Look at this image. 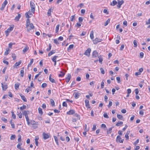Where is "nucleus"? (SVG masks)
Listing matches in <instances>:
<instances>
[{
    "instance_id": "nucleus-1",
    "label": "nucleus",
    "mask_w": 150,
    "mask_h": 150,
    "mask_svg": "<svg viewBox=\"0 0 150 150\" xmlns=\"http://www.w3.org/2000/svg\"><path fill=\"white\" fill-rule=\"evenodd\" d=\"M26 28L28 31H29L30 30L33 29L34 28L33 24L32 23H30V19H27L26 21Z\"/></svg>"
},
{
    "instance_id": "nucleus-2",
    "label": "nucleus",
    "mask_w": 150,
    "mask_h": 150,
    "mask_svg": "<svg viewBox=\"0 0 150 150\" xmlns=\"http://www.w3.org/2000/svg\"><path fill=\"white\" fill-rule=\"evenodd\" d=\"M30 5L31 8V12L34 13L35 12V6L34 2L32 1H30Z\"/></svg>"
},
{
    "instance_id": "nucleus-3",
    "label": "nucleus",
    "mask_w": 150,
    "mask_h": 150,
    "mask_svg": "<svg viewBox=\"0 0 150 150\" xmlns=\"http://www.w3.org/2000/svg\"><path fill=\"white\" fill-rule=\"evenodd\" d=\"M7 3H8L7 1V0H5L4 1V2L3 3V4H2L1 7L0 8L1 10H3L4 9L6 5L7 4Z\"/></svg>"
},
{
    "instance_id": "nucleus-4",
    "label": "nucleus",
    "mask_w": 150,
    "mask_h": 150,
    "mask_svg": "<svg viewBox=\"0 0 150 150\" xmlns=\"http://www.w3.org/2000/svg\"><path fill=\"white\" fill-rule=\"evenodd\" d=\"M91 51V50L90 48H88L85 52L84 54L89 57L90 55V53Z\"/></svg>"
},
{
    "instance_id": "nucleus-5",
    "label": "nucleus",
    "mask_w": 150,
    "mask_h": 150,
    "mask_svg": "<svg viewBox=\"0 0 150 150\" xmlns=\"http://www.w3.org/2000/svg\"><path fill=\"white\" fill-rule=\"evenodd\" d=\"M42 135L43 136V138L44 139H46L48 138L50 136V134H46L44 132L43 133Z\"/></svg>"
},
{
    "instance_id": "nucleus-6",
    "label": "nucleus",
    "mask_w": 150,
    "mask_h": 150,
    "mask_svg": "<svg viewBox=\"0 0 150 150\" xmlns=\"http://www.w3.org/2000/svg\"><path fill=\"white\" fill-rule=\"evenodd\" d=\"M118 1V4L117 5V7L118 8H120L121 6L124 3V1L123 0H121L120 1L119 0H117Z\"/></svg>"
},
{
    "instance_id": "nucleus-7",
    "label": "nucleus",
    "mask_w": 150,
    "mask_h": 150,
    "mask_svg": "<svg viewBox=\"0 0 150 150\" xmlns=\"http://www.w3.org/2000/svg\"><path fill=\"white\" fill-rule=\"evenodd\" d=\"M98 53L96 51H94L92 54V57L93 58L96 57H98Z\"/></svg>"
},
{
    "instance_id": "nucleus-8",
    "label": "nucleus",
    "mask_w": 150,
    "mask_h": 150,
    "mask_svg": "<svg viewBox=\"0 0 150 150\" xmlns=\"http://www.w3.org/2000/svg\"><path fill=\"white\" fill-rule=\"evenodd\" d=\"M116 141L117 142L122 143L123 142L124 139H121V138L119 136H118L117 137Z\"/></svg>"
},
{
    "instance_id": "nucleus-9",
    "label": "nucleus",
    "mask_w": 150,
    "mask_h": 150,
    "mask_svg": "<svg viewBox=\"0 0 150 150\" xmlns=\"http://www.w3.org/2000/svg\"><path fill=\"white\" fill-rule=\"evenodd\" d=\"M102 40V39H100L97 38H96L95 39V40L93 41V43L94 44H96L98 42H101Z\"/></svg>"
},
{
    "instance_id": "nucleus-10",
    "label": "nucleus",
    "mask_w": 150,
    "mask_h": 150,
    "mask_svg": "<svg viewBox=\"0 0 150 150\" xmlns=\"http://www.w3.org/2000/svg\"><path fill=\"white\" fill-rule=\"evenodd\" d=\"M81 95V94L80 93L78 92H75L74 93L73 95L76 99H77L79 97V96Z\"/></svg>"
},
{
    "instance_id": "nucleus-11",
    "label": "nucleus",
    "mask_w": 150,
    "mask_h": 150,
    "mask_svg": "<svg viewBox=\"0 0 150 150\" xmlns=\"http://www.w3.org/2000/svg\"><path fill=\"white\" fill-rule=\"evenodd\" d=\"M71 77V75L69 74H67V77L66 79V81L68 83Z\"/></svg>"
},
{
    "instance_id": "nucleus-12",
    "label": "nucleus",
    "mask_w": 150,
    "mask_h": 150,
    "mask_svg": "<svg viewBox=\"0 0 150 150\" xmlns=\"http://www.w3.org/2000/svg\"><path fill=\"white\" fill-rule=\"evenodd\" d=\"M2 88L4 91H5L8 88V86L7 85H4L2 83H1Z\"/></svg>"
},
{
    "instance_id": "nucleus-13",
    "label": "nucleus",
    "mask_w": 150,
    "mask_h": 150,
    "mask_svg": "<svg viewBox=\"0 0 150 150\" xmlns=\"http://www.w3.org/2000/svg\"><path fill=\"white\" fill-rule=\"evenodd\" d=\"M85 102L86 107H87L88 108H90V107H89V100H86L85 101Z\"/></svg>"
},
{
    "instance_id": "nucleus-14",
    "label": "nucleus",
    "mask_w": 150,
    "mask_h": 150,
    "mask_svg": "<svg viewBox=\"0 0 150 150\" xmlns=\"http://www.w3.org/2000/svg\"><path fill=\"white\" fill-rule=\"evenodd\" d=\"M75 113V111L73 110H71L67 112V114L68 115H72Z\"/></svg>"
},
{
    "instance_id": "nucleus-15",
    "label": "nucleus",
    "mask_w": 150,
    "mask_h": 150,
    "mask_svg": "<svg viewBox=\"0 0 150 150\" xmlns=\"http://www.w3.org/2000/svg\"><path fill=\"white\" fill-rule=\"evenodd\" d=\"M52 74H50L49 76V80L50 81H51L52 83H55V81L54 79L52 78Z\"/></svg>"
},
{
    "instance_id": "nucleus-16",
    "label": "nucleus",
    "mask_w": 150,
    "mask_h": 150,
    "mask_svg": "<svg viewBox=\"0 0 150 150\" xmlns=\"http://www.w3.org/2000/svg\"><path fill=\"white\" fill-rule=\"evenodd\" d=\"M13 28V27H10L8 28L6 30H5L6 32L7 33L8 32L9 33L11 32V31H12Z\"/></svg>"
},
{
    "instance_id": "nucleus-17",
    "label": "nucleus",
    "mask_w": 150,
    "mask_h": 150,
    "mask_svg": "<svg viewBox=\"0 0 150 150\" xmlns=\"http://www.w3.org/2000/svg\"><path fill=\"white\" fill-rule=\"evenodd\" d=\"M6 51L4 52V55H7L8 54L9 52L11 51V50L9 48L6 49Z\"/></svg>"
},
{
    "instance_id": "nucleus-18",
    "label": "nucleus",
    "mask_w": 150,
    "mask_h": 150,
    "mask_svg": "<svg viewBox=\"0 0 150 150\" xmlns=\"http://www.w3.org/2000/svg\"><path fill=\"white\" fill-rule=\"evenodd\" d=\"M30 124L32 125H38V122H36L33 120H31L30 122Z\"/></svg>"
},
{
    "instance_id": "nucleus-19",
    "label": "nucleus",
    "mask_w": 150,
    "mask_h": 150,
    "mask_svg": "<svg viewBox=\"0 0 150 150\" xmlns=\"http://www.w3.org/2000/svg\"><path fill=\"white\" fill-rule=\"evenodd\" d=\"M21 17V15L20 14H18L17 16H16L15 18V20L16 21H18L19 20V19Z\"/></svg>"
},
{
    "instance_id": "nucleus-20",
    "label": "nucleus",
    "mask_w": 150,
    "mask_h": 150,
    "mask_svg": "<svg viewBox=\"0 0 150 150\" xmlns=\"http://www.w3.org/2000/svg\"><path fill=\"white\" fill-rule=\"evenodd\" d=\"M21 63V60L19 61L18 62H16L15 63L14 65L13 66V67H16L19 65Z\"/></svg>"
},
{
    "instance_id": "nucleus-21",
    "label": "nucleus",
    "mask_w": 150,
    "mask_h": 150,
    "mask_svg": "<svg viewBox=\"0 0 150 150\" xmlns=\"http://www.w3.org/2000/svg\"><path fill=\"white\" fill-rule=\"evenodd\" d=\"M20 96H21L22 99L24 101H25V102L27 101L24 95L21 94L20 95Z\"/></svg>"
},
{
    "instance_id": "nucleus-22",
    "label": "nucleus",
    "mask_w": 150,
    "mask_h": 150,
    "mask_svg": "<svg viewBox=\"0 0 150 150\" xmlns=\"http://www.w3.org/2000/svg\"><path fill=\"white\" fill-rule=\"evenodd\" d=\"M29 49V47L28 46H25L23 50V52L24 53L27 52Z\"/></svg>"
},
{
    "instance_id": "nucleus-23",
    "label": "nucleus",
    "mask_w": 150,
    "mask_h": 150,
    "mask_svg": "<svg viewBox=\"0 0 150 150\" xmlns=\"http://www.w3.org/2000/svg\"><path fill=\"white\" fill-rule=\"evenodd\" d=\"M55 52V50H52L48 54V56H50L52 55L53 54H54Z\"/></svg>"
},
{
    "instance_id": "nucleus-24",
    "label": "nucleus",
    "mask_w": 150,
    "mask_h": 150,
    "mask_svg": "<svg viewBox=\"0 0 150 150\" xmlns=\"http://www.w3.org/2000/svg\"><path fill=\"white\" fill-rule=\"evenodd\" d=\"M123 122L122 121H119L116 124V125L117 126H119L120 125H122Z\"/></svg>"
},
{
    "instance_id": "nucleus-25",
    "label": "nucleus",
    "mask_w": 150,
    "mask_h": 150,
    "mask_svg": "<svg viewBox=\"0 0 150 150\" xmlns=\"http://www.w3.org/2000/svg\"><path fill=\"white\" fill-rule=\"evenodd\" d=\"M20 85V84L19 83H15V89L17 90V89H18Z\"/></svg>"
},
{
    "instance_id": "nucleus-26",
    "label": "nucleus",
    "mask_w": 150,
    "mask_h": 150,
    "mask_svg": "<svg viewBox=\"0 0 150 150\" xmlns=\"http://www.w3.org/2000/svg\"><path fill=\"white\" fill-rule=\"evenodd\" d=\"M117 117L119 119L122 120L123 118V116L119 114H117Z\"/></svg>"
},
{
    "instance_id": "nucleus-27",
    "label": "nucleus",
    "mask_w": 150,
    "mask_h": 150,
    "mask_svg": "<svg viewBox=\"0 0 150 150\" xmlns=\"http://www.w3.org/2000/svg\"><path fill=\"white\" fill-rule=\"evenodd\" d=\"M90 37L91 39H93L94 38L93 32V31H92L91 32Z\"/></svg>"
},
{
    "instance_id": "nucleus-28",
    "label": "nucleus",
    "mask_w": 150,
    "mask_h": 150,
    "mask_svg": "<svg viewBox=\"0 0 150 150\" xmlns=\"http://www.w3.org/2000/svg\"><path fill=\"white\" fill-rule=\"evenodd\" d=\"M30 60V62L29 63L28 65V67H30L31 66L32 64V63L33 62V59H31Z\"/></svg>"
},
{
    "instance_id": "nucleus-29",
    "label": "nucleus",
    "mask_w": 150,
    "mask_h": 150,
    "mask_svg": "<svg viewBox=\"0 0 150 150\" xmlns=\"http://www.w3.org/2000/svg\"><path fill=\"white\" fill-rule=\"evenodd\" d=\"M26 108V105H23L22 106H21L20 107V109L21 110H22L23 109H25Z\"/></svg>"
},
{
    "instance_id": "nucleus-30",
    "label": "nucleus",
    "mask_w": 150,
    "mask_h": 150,
    "mask_svg": "<svg viewBox=\"0 0 150 150\" xmlns=\"http://www.w3.org/2000/svg\"><path fill=\"white\" fill-rule=\"evenodd\" d=\"M59 25L58 24V25H57L56 26V28L55 29V33H57L58 32V30H59Z\"/></svg>"
},
{
    "instance_id": "nucleus-31",
    "label": "nucleus",
    "mask_w": 150,
    "mask_h": 150,
    "mask_svg": "<svg viewBox=\"0 0 150 150\" xmlns=\"http://www.w3.org/2000/svg\"><path fill=\"white\" fill-rule=\"evenodd\" d=\"M28 111H24L23 112V114L25 115V117H27L28 116Z\"/></svg>"
},
{
    "instance_id": "nucleus-32",
    "label": "nucleus",
    "mask_w": 150,
    "mask_h": 150,
    "mask_svg": "<svg viewBox=\"0 0 150 150\" xmlns=\"http://www.w3.org/2000/svg\"><path fill=\"white\" fill-rule=\"evenodd\" d=\"M110 19L109 18H108V20L105 23H104V25L105 26H107L110 22Z\"/></svg>"
},
{
    "instance_id": "nucleus-33",
    "label": "nucleus",
    "mask_w": 150,
    "mask_h": 150,
    "mask_svg": "<svg viewBox=\"0 0 150 150\" xmlns=\"http://www.w3.org/2000/svg\"><path fill=\"white\" fill-rule=\"evenodd\" d=\"M50 103L52 106H54L55 105L54 101L52 99H50Z\"/></svg>"
},
{
    "instance_id": "nucleus-34",
    "label": "nucleus",
    "mask_w": 150,
    "mask_h": 150,
    "mask_svg": "<svg viewBox=\"0 0 150 150\" xmlns=\"http://www.w3.org/2000/svg\"><path fill=\"white\" fill-rule=\"evenodd\" d=\"M38 110L39 113L42 115L43 114V112L42 111V109L40 108H38Z\"/></svg>"
},
{
    "instance_id": "nucleus-35",
    "label": "nucleus",
    "mask_w": 150,
    "mask_h": 150,
    "mask_svg": "<svg viewBox=\"0 0 150 150\" xmlns=\"http://www.w3.org/2000/svg\"><path fill=\"white\" fill-rule=\"evenodd\" d=\"M11 113L12 118L13 119H15L16 118V115L14 114V112L13 111H11Z\"/></svg>"
},
{
    "instance_id": "nucleus-36",
    "label": "nucleus",
    "mask_w": 150,
    "mask_h": 150,
    "mask_svg": "<svg viewBox=\"0 0 150 150\" xmlns=\"http://www.w3.org/2000/svg\"><path fill=\"white\" fill-rule=\"evenodd\" d=\"M117 4V2L115 0H113L112 1V4L111 3L110 5L114 6Z\"/></svg>"
},
{
    "instance_id": "nucleus-37",
    "label": "nucleus",
    "mask_w": 150,
    "mask_h": 150,
    "mask_svg": "<svg viewBox=\"0 0 150 150\" xmlns=\"http://www.w3.org/2000/svg\"><path fill=\"white\" fill-rule=\"evenodd\" d=\"M26 119V121L27 122V124L28 125L30 124V120L28 116L25 117Z\"/></svg>"
},
{
    "instance_id": "nucleus-38",
    "label": "nucleus",
    "mask_w": 150,
    "mask_h": 150,
    "mask_svg": "<svg viewBox=\"0 0 150 150\" xmlns=\"http://www.w3.org/2000/svg\"><path fill=\"white\" fill-rule=\"evenodd\" d=\"M60 72L61 74H59V75H58L59 77H63L65 73H63V72H62V71H60Z\"/></svg>"
},
{
    "instance_id": "nucleus-39",
    "label": "nucleus",
    "mask_w": 150,
    "mask_h": 150,
    "mask_svg": "<svg viewBox=\"0 0 150 150\" xmlns=\"http://www.w3.org/2000/svg\"><path fill=\"white\" fill-rule=\"evenodd\" d=\"M98 58H99V61L100 63L101 64L102 63V62L103 61V59L101 57H98Z\"/></svg>"
},
{
    "instance_id": "nucleus-40",
    "label": "nucleus",
    "mask_w": 150,
    "mask_h": 150,
    "mask_svg": "<svg viewBox=\"0 0 150 150\" xmlns=\"http://www.w3.org/2000/svg\"><path fill=\"white\" fill-rule=\"evenodd\" d=\"M133 44H134V47H137V41L136 40H134Z\"/></svg>"
},
{
    "instance_id": "nucleus-41",
    "label": "nucleus",
    "mask_w": 150,
    "mask_h": 150,
    "mask_svg": "<svg viewBox=\"0 0 150 150\" xmlns=\"http://www.w3.org/2000/svg\"><path fill=\"white\" fill-rule=\"evenodd\" d=\"M101 127L102 128H104V129L105 130H106L107 129L106 125L105 124H102L101 125Z\"/></svg>"
},
{
    "instance_id": "nucleus-42",
    "label": "nucleus",
    "mask_w": 150,
    "mask_h": 150,
    "mask_svg": "<svg viewBox=\"0 0 150 150\" xmlns=\"http://www.w3.org/2000/svg\"><path fill=\"white\" fill-rule=\"evenodd\" d=\"M74 47V45H70L68 48H67V50H70V49H72Z\"/></svg>"
},
{
    "instance_id": "nucleus-43",
    "label": "nucleus",
    "mask_w": 150,
    "mask_h": 150,
    "mask_svg": "<svg viewBox=\"0 0 150 150\" xmlns=\"http://www.w3.org/2000/svg\"><path fill=\"white\" fill-rule=\"evenodd\" d=\"M112 127H111L109 128L108 129H107V134H110L111 132V131L112 129Z\"/></svg>"
},
{
    "instance_id": "nucleus-44",
    "label": "nucleus",
    "mask_w": 150,
    "mask_h": 150,
    "mask_svg": "<svg viewBox=\"0 0 150 150\" xmlns=\"http://www.w3.org/2000/svg\"><path fill=\"white\" fill-rule=\"evenodd\" d=\"M38 138H35V144L36 146H38Z\"/></svg>"
},
{
    "instance_id": "nucleus-45",
    "label": "nucleus",
    "mask_w": 150,
    "mask_h": 150,
    "mask_svg": "<svg viewBox=\"0 0 150 150\" xmlns=\"http://www.w3.org/2000/svg\"><path fill=\"white\" fill-rule=\"evenodd\" d=\"M58 57V56H54L53 57L52 59V60L53 62L56 61V59Z\"/></svg>"
},
{
    "instance_id": "nucleus-46",
    "label": "nucleus",
    "mask_w": 150,
    "mask_h": 150,
    "mask_svg": "<svg viewBox=\"0 0 150 150\" xmlns=\"http://www.w3.org/2000/svg\"><path fill=\"white\" fill-rule=\"evenodd\" d=\"M22 145V143H19L17 145V148L21 150V146Z\"/></svg>"
},
{
    "instance_id": "nucleus-47",
    "label": "nucleus",
    "mask_w": 150,
    "mask_h": 150,
    "mask_svg": "<svg viewBox=\"0 0 150 150\" xmlns=\"http://www.w3.org/2000/svg\"><path fill=\"white\" fill-rule=\"evenodd\" d=\"M24 71L23 70H21L20 71V74L21 77H23L24 75Z\"/></svg>"
},
{
    "instance_id": "nucleus-48",
    "label": "nucleus",
    "mask_w": 150,
    "mask_h": 150,
    "mask_svg": "<svg viewBox=\"0 0 150 150\" xmlns=\"http://www.w3.org/2000/svg\"><path fill=\"white\" fill-rule=\"evenodd\" d=\"M31 89H30V87L29 86L27 88H26L25 90V92L27 93H28L30 91H31Z\"/></svg>"
},
{
    "instance_id": "nucleus-49",
    "label": "nucleus",
    "mask_w": 150,
    "mask_h": 150,
    "mask_svg": "<svg viewBox=\"0 0 150 150\" xmlns=\"http://www.w3.org/2000/svg\"><path fill=\"white\" fill-rule=\"evenodd\" d=\"M16 137V136L15 135H12L10 137V139L11 140H13Z\"/></svg>"
},
{
    "instance_id": "nucleus-50",
    "label": "nucleus",
    "mask_w": 150,
    "mask_h": 150,
    "mask_svg": "<svg viewBox=\"0 0 150 150\" xmlns=\"http://www.w3.org/2000/svg\"><path fill=\"white\" fill-rule=\"evenodd\" d=\"M12 57L13 58V60H15L16 59V55L14 54H12Z\"/></svg>"
},
{
    "instance_id": "nucleus-51",
    "label": "nucleus",
    "mask_w": 150,
    "mask_h": 150,
    "mask_svg": "<svg viewBox=\"0 0 150 150\" xmlns=\"http://www.w3.org/2000/svg\"><path fill=\"white\" fill-rule=\"evenodd\" d=\"M54 139H55V142L57 144H58V142L57 138L56 136H54Z\"/></svg>"
},
{
    "instance_id": "nucleus-52",
    "label": "nucleus",
    "mask_w": 150,
    "mask_h": 150,
    "mask_svg": "<svg viewBox=\"0 0 150 150\" xmlns=\"http://www.w3.org/2000/svg\"><path fill=\"white\" fill-rule=\"evenodd\" d=\"M100 70L101 73L103 74H105V71L102 68H101L100 69Z\"/></svg>"
},
{
    "instance_id": "nucleus-53",
    "label": "nucleus",
    "mask_w": 150,
    "mask_h": 150,
    "mask_svg": "<svg viewBox=\"0 0 150 150\" xmlns=\"http://www.w3.org/2000/svg\"><path fill=\"white\" fill-rule=\"evenodd\" d=\"M47 84L46 83H43L41 85V87L42 88H44L47 86Z\"/></svg>"
},
{
    "instance_id": "nucleus-54",
    "label": "nucleus",
    "mask_w": 150,
    "mask_h": 150,
    "mask_svg": "<svg viewBox=\"0 0 150 150\" xmlns=\"http://www.w3.org/2000/svg\"><path fill=\"white\" fill-rule=\"evenodd\" d=\"M21 136L20 135H18V142H19L21 141Z\"/></svg>"
},
{
    "instance_id": "nucleus-55",
    "label": "nucleus",
    "mask_w": 150,
    "mask_h": 150,
    "mask_svg": "<svg viewBox=\"0 0 150 150\" xmlns=\"http://www.w3.org/2000/svg\"><path fill=\"white\" fill-rule=\"evenodd\" d=\"M51 49V45L50 44H49V48H47V51H50Z\"/></svg>"
},
{
    "instance_id": "nucleus-56",
    "label": "nucleus",
    "mask_w": 150,
    "mask_h": 150,
    "mask_svg": "<svg viewBox=\"0 0 150 150\" xmlns=\"http://www.w3.org/2000/svg\"><path fill=\"white\" fill-rule=\"evenodd\" d=\"M103 116L105 118H109V116L108 115L107 113H104L103 114Z\"/></svg>"
},
{
    "instance_id": "nucleus-57",
    "label": "nucleus",
    "mask_w": 150,
    "mask_h": 150,
    "mask_svg": "<svg viewBox=\"0 0 150 150\" xmlns=\"http://www.w3.org/2000/svg\"><path fill=\"white\" fill-rule=\"evenodd\" d=\"M83 18L82 17H79V22L81 23L82 22Z\"/></svg>"
},
{
    "instance_id": "nucleus-58",
    "label": "nucleus",
    "mask_w": 150,
    "mask_h": 150,
    "mask_svg": "<svg viewBox=\"0 0 150 150\" xmlns=\"http://www.w3.org/2000/svg\"><path fill=\"white\" fill-rule=\"evenodd\" d=\"M51 8H50L48 11L47 13V14L48 15H51Z\"/></svg>"
},
{
    "instance_id": "nucleus-59",
    "label": "nucleus",
    "mask_w": 150,
    "mask_h": 150,
    "mask_svg": "<svg viewBox=\"0 0 150 150\" xmlns=\"http://www.w3.org/2000/svg\"><path fill=\"white\" fill-rule=\"evenodd\" d=\"M112 102L111 101H110L109 102V104L108 105V108H110V107L112 105Z\"/></svg>"
},
{
    "instance_id": "nucleus-60",
    "label": "nucleus",
    "mask_w": 150,
    "mask_h": 150,
    "mask_svg": "<svg viewBox=\"0 0 150 150\" xmlns=\"http://www.w3.org/2000/svg\"><path fill=\"white\" fill-rule=\"evenodd\" d=\"M116 80L117 81L118 83H120V78L119 77H116Z\"/></svg>"
},
{
    "instance_id": "nucleus-61",
    "label": "nucleus",
    "mask_w": 150,
    "mask_h": 150,
    "mask_svg": "<svg viewBox=\"0 0 150 150\" xmlns=\"http://www.w3.org/2000/svg\"><path fill=\"white\" fill-rule=\"evenodd\" d=\"M54 42L56 44H59V42L57 39H54Z\"/></svg>"
},
{
    "instance_id": "nucleus-62",
    "label": "nucleus",
    "mask_w": 150,
    "mask_h": 150,
    "mask_svg": "<svg viewBox=\"0 0 150 150\" xmlns=\"http://www.w3.org/2000/svg\"><path fill=\"white\" fill-rule=\"evenodd\" d=\"M96 125L95 124H93V127L92 128V130L93 131L95 130L96 129Z\"/></svg>"
},
{
    "instance_id": "nucleus-63",
    "label": "nucleus",
    "mask_w": 150,
    "mask_h": 150,
    "mask_svg": "<svg viewBox=\"0 0 150 150\" xmlns=\"http://www.w3.org/2000/svg\"><path fill=\"white\" fill-rule=\"evenodd\" d=\"M33 125L31 127L32 128H33L34 129H36L38 127V126L37 125Z\"/></svg>"
},
{
    "instance_id": "nucleus-64",
    "label": "nucleus",
    "mask_w": 150,
    "mask_h": 150,
    "mask_svg": "<svg viewBox=\"0 0 150 150\" xmlns=\"http://www.w3.org/2000/svg\"><path fill=\"white\" fill-rule=\"evenodd\" d=\"M144 56V53L142 52H141L140 53V57L141 58H142Z\"/></svg>"
}]
</instances>
